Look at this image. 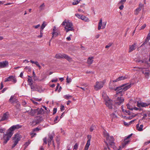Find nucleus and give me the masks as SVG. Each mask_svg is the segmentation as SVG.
<instances>
[{"mask_svg":"<svg viewBox=\"0 0 150 150\" xmlns=\"http://www.w3.org/2000/svg\"><path fill=\"white\" fill-rule=\"evenodd\" d=\"M131 86V84H125L121 86L117 87L116 88L110 87V89L115 90L116 91V94H115V97H117L116 100H115V103L117 105H120L124 101V99L122 98L121 97L118 96H122L125 93V92Z\"/></svg>","mask_w":150,"mask_h":150,"instance_id":"f257e3e1","label":"nucleus"},{"mask_svg":"<svg viewBox=\"0 0 150 150\" xmlns=\"http://www.w3.org/2000/svg\"><path fill=\"white\" fill-rule=\"evenodd\" d=\"M22 126L18 124L13 125L8 130L6 134H3V140H4L3 144H6L8 141L9 140L12 136L13 131L16 129L21 128Z\"/></svg>","mask_w":150,"mask_h":150,"instance_id":"f03ea898","label":"nucleus"},{"mask_svg":"<svg viewBox=\"0 0 150 150\" xmlns=\"http://www.w3.org/2000/svg\"><path fill=\"white\" fill-rule=\"evenodd\" d=\"M61 25H65L64 28L67 33L69 31H74L75 30L73 27V24L71 22H69V21H66V20H65L64 21Z\"/></svg>","mask_w":150,"mask_h":150,"instance_id":"7ed1b4c3","label":"nucleus"},{"mask_svg":"<svg viewBox=\"0 0 150 150\" xmlns=\"http://www.w3.org/2000/svg\"><path fill=\"white\" fill-rule=\"evenodd\" d=\"M55 57L57 59H60L61 58H64L69 62H71L72 61V59L68 55L64 54H57L55 56Z\"/></svg>","mask_w":150,"mask_h":150,"instance_id":"20e7f679","label":"nucleus"},{"mask_svg":"<svg viewBox=\"0 0 150 150\" xmlns=\"http://www.w3.org/2000/svg\"><path fill=\"white\" fill-rule=\"evenodd\" d=\"M141 69V72L144 75V78L147 80L149 79L150 77V70L145 68Z\"/></svg>","mask_w":150,"mask_h":150,"instance_id":"39448f33","label":"nucleus"},{"mask_svg":"<svg viewBox=\"0 0 150 150\" xmlns=\"http://www.w3.org/2000/svg\"><path fill=\"white\" fill-rule=\"evenodd\" d=\"M105 81L104 80L103 81H97L96 83V85L94 86V89L96 91H98L103 86Z\"/></svg>","mask_w":150,"mask_h":150,"instance_id":"423d86ee","label":"nucleus"},{"mask_svg":"<svg viewBox=\"0 0 150 150\" xmlns=\"http://www.w3.org/2000/svg\"><path fill=\"white\" fill-rule=\"evenodd\" d=\"M114 139L112 136H110L108 139H106L108 144L111 147L114 149L116 148V146L115 145V143L114 142Z\"/></svg>","mask_w":150,"mask_h":150,"instance_id":"0eeeda50","label":"nucleus"},{"mask_svg":"<svg viewBox=\"0 0 150 150\" xmlns=\"http://www.w3.org/2000/svg\"><path fill=\"white\" fill-rule=\"evenodd\" d=\"M112 101L110 99H108V100H105V104L110 109L112 108L113 104L112 103Z\"/></svg>","mask_w":150,"mask_h":150,"instance_id":"6e6552de","label":"nucleus"},{"mask_svg":"<svg viewBox=\"0 0 150 150\" xmlns=\"http://www.w3.org/2000/svg\"><path fill=\"white\" fill-rule=\"evenodd\" d=\"M87 138L88 139V140H87V143L85 146L84 148V150H88V147L90 145L91 136V135H88L87 136Z\"/></svg>","mask_w":150,"mask_h":150,"instance_id":"1a4fd4ad","label":"nucleus"},{"mask_svg":"<svg viewBox=\"0 0 150 150\" xmlns=\"http://www.w3.org/2000/svg\"><path fill=\"white\" fill-rule=\"evenodd\" d=\"M149 105H150V103L147 104L146 103L140 102L139 101H138L137 103V106L139 108L148 106Z\"/></svg>","mask_w":150,"mask_h":150,"instance_id":"9d476101","label":"nucleus"},{"mask_svg":"<svg viewBox=\"0 0 150 150\" xmlns=\"http://www.w3.org/2000/svg\"><path fill=\"white\" fill-rule=\"evenodd\" d=\"M42 120L43 119L42 117L37 116L36 117L35 119L33 121V122L35 123L36 124H38L42 121Z\"/></svg>","mask_w":150,"mask_h":150,"instance_id":"9b49d317","label":"nucleus"},{"mask_svg":"<svg viewBox=\"0 0 150 150\" xmlns=\"http://www.w3.org/2000/svg\"><path fill=\"white\" fill-rule=\"evenodd\" d=\"M8 62L6 60L0 62V68L6 67L8 66Z\"/></svg>","mask_w":150,"mask_h":150,"instance_id":"f8f14e48","label":"nucleus"},{"mask_svg":"<svg viewBox=\"0 0 150 150\" xmlns=\"http://www.w3.org/2000/svg\"><path fill=\"white\" fill-rule=\"evenodd\" d=\"M14 138L15 140L14 143L17 144L20 139L19 134H15L14 136V137L13 139V140L14 139Z\"/></svg>","mask_w":150,"mask_h":150,"instance_id":"ddd939ff","label":"nucleus"},{"mask_svg":"<svg viewBox=\"0 0 150 150\" xmlns=\"http://www.w3.org/2000/svg\"><path fill=\"white\" fill-rule=\"evenodd\" d=\"M8 102L11 104L16 103L18 102L17 99L14 98L13 96H11L8 100Z\"/></svg>","mask_w":150,"mask_h":150,"instance_id":"4468645a","label":"nucleus"},{"mask_svg":"<svg viewBox=\"0 0 150 150\" xmlns=\"http://www.w3.org/2000/svg\"><path fill=\"white\" fill-rule=\"evenodd\" d=\"M136 43H134L132 45L129 46V52H131L135 49V47L136 46Z\"/></svg>","mask_w":150,"mask_h":150,"instance_id":"2eb2a0df","label":"nucleus"},{"mask_svg":"<svg viewBox=\"0 0 150 150\" xmlns=\"http://www.w3.org/2000/svg\"><path fill=\"white\" fill-rule=\"evenodd\" d=\"M54 134L52 133L51 134L49 135V139L48 140V145H49L50 144H51L52 141H53V136Z\"/></svg>","mask_w":150,"mask_h":150,"instance_id":"dca6fc26","label":"nucleus"},{"mask_svg":"<svg viewBox=\"0 0 150 150\" xmlns=\"http://www.w3.org/2000/svg\"><path fill=\"white\" fill-rule=\"evenodd\" d=\"M37 109H33L31 108L29 112V114L31 116H34L35 114H37Z\"/></svg>","mask_w":150,"mask_h":150,"instance_id":"f3484780","label":"nucleus"},{"mask_svg":"<svg viewBox=\"0 0 150 150\" xmlns=\"http://www.w3.org/2000/svg\"><path fill=\"white\" fill-rule=\"evenodd\" d=\"M127 78L125 76H121L117 79H116L113 81V82H115L125 80Z\"/></svg>","mask_w":150,"mask_h":150,"instance_id":"a211bd4d","label":"nucleus"},{"mask_svg":"<svg viewBox=\"0 0 150 150\" xmlns=\"http://www.w3.org/2000/svg\"><path fill=\"white\" fill-rule=\"evenodd\" d=\"M93 57H89L87 61V63L89 65L92 64L93 61Z\"/></svg>","mask_w":150,"mask_h":150,"instance_id":"6ab92c4d","label":"nucleus"},{"mask_svg":"<svg viewBox=\"0 0 150 150\" xmlns=\"http://www.w3.org/2000/svg\"><path fill=\"white\" fill-rule=\"evenodd\" d=\"M137 129L139 131H141L143 130V125H140V127H139V124H137L136 126Z\"/></svg>","mask_w":150,"mask_h":150,"instance_id":"aec40b11","label":"nucleus"},{"mask_svg":"<svg viewBox=\"0 0 150 150\" xmlns=\"http://www.w3.org/2000/svg\"><path fill=\"white\" fill-rule=\"evenodd\" d=\"M7 115L6 113H4L2 117L0 120V121H3L4 120H6L7 119Z\"/></svg>","mask_w":150,"mask_h":150,"instance_id":"412c9836","label":"nucleus"},{"mask_svg":"<svg viewBox=\"0 0 150 150\" xmlns=\"http://www.w3.org/2000/svg\"><path fill=\"white\" fill-rule=\"evenodd\" d=\"M16 104L15 105L16 108L18 111L21 110V104L18 101L17 103H16Z\"/></svg>","mask_w":150,"mask_h":150,"instance_id":"4be33fe9","label":"nucleus"},{"mask_svg":"<svg viewBox=\"0 0 150 150\" xmlns=\"http://www.w3.org/2000/svg\"><path fill=\"white\" fill-rule=\"evenodd\" d=\"M37 115H40L42 114V112H43L44 110L42 108L40 109H39V108H37Z\"/></svg>","mask_w":150,"mask_h":150,"instance_id":"5701e85b","label":"nucleus"},{"mask_svg":"<svg viewBox=\"0 0 150 150\" xmlns=\"http://www.w3.org/2000/svg\"><path fill=\"white\" fill-rule=\"evenodd\" d=\"M102 18H100L99 21V22L98 23V30H99L101 28V27L102 26Z\"/></svg>","mask_w":150,"mask_h":150,"instance_id":"b1692460","label":"nucleus"},{"mask_svg":"<svg viewBox=\"0 0 150 150\" xmlns=\"http://www.w3.org/2000/svg\"><path fill=\"white\" fill-rule=\"evenodd\" d=\"M81 19L84 21H89L88 19L84 16L81 15Z\"/></svg>","mask_w":150,"mask_h":150,"instance_id":"393cba45","label":"nucleus"},{"mask_svg":"<svg viewBox=\"0 0 150 150\" xmlns=\"http://www.w3.org/2000/svg\"><path fill=\"white\" fill-rule=\"evenodd\" d=\"M13 77V76H10L8 77L5 79L4 81L7 82L10 81H12V78Z\"/></svg>","mask_w":150,"mask_h":150,"instance_id":"a878e982","label":"nucleus"},{"mask_svg":"<svg viewBox=\"0 0 150 150\" xmlns=\"http://www.w3.org/2000/svg\"><path fill=\"white\" fill-rule=\"evenodd\" d=\"M28 85L30 86L33 84V81L32 79H30L29 78H28Z\"/></svg>","mask_w":150,"mask_h":150,"instance_id":"bb28decb","label":"nucleus"},{"mask_svg":"<svg viewBox=\"0 0 150 150\" xmlns=\"http://www.w3.org/2000/svg\"><path fill=\"white\" fill-rule=\"evenodd\" d=\"M142 9L138 7L137 8L135 11L134 14L136 15H137L138 14L139 11H140Z\"/></svg>","mask_w":150,"mask_h":150,"instance_id":"cd10ccee","label":"nucleus"},{"mask_svg":"<svg viewBox=\"0 0 150 150\" xmlns=\"http://www.w3.org/2000/svg\"><path fill=\"white\" fill-rule=\"evenodd\" d=\"M52 39L54 37H56L59 34L57 32H55V31H53L52 33Z\"/></svg>","mask_w":150,"mask_h":150,"instance_id":"c85d7f7f","label":"nucleus"},{"mask_svg":"<svg viewBox=\"0 0 150 150\" xmlns=\"http://www.w3.org/2000/svg\"><path fill=\"white\" fill-rule=\"evenodd\" d=\"M126 140L124 139V143H122V147H124L125 145L127 144L129 142V141H126Z\"/></svg>","mask_w":150,"mask_h":150,"instance_id":"c756f323","label":"nucleus"},{"mask_svg":"<svg viewBox=\"0 0 150 150\" xmlns=\"http://www.w3.org/2000/svg\"><path fill=\"white\" fill-rule=\"evenodd\" d=\"M46 24H45V23L44 22H43L41 27L40 30H43V29H44L45 27L46 26Z\"/></svg>","mask_w":150,"mask_h":150,"instance_id":"7c9ffc66","label":"nucleus"},{"mask_svg":"<svg viewBox=\"0 0 150 150\" xmlns=\"http://www.w3.org/2000/svg\"><path fill=\"white\" fill-rule=\"evenodd\" d=\"M104 137L106 138V139H108L110 137L109 134L107 132H105L104 133Z\"/></svg>","mask_w":150,"mask_h":150,"instance_id":"2f4dec72","label":"nucleus"},{"mask_svg":"<svg viewBox=\"0 0 150 150\" xmlns=\"http://www.w3.org/2000/svg\"><path fill=\"white\" fill-rule=\"evenodd\" d=\"M64 98L67 100L69 99L70 98H71L72 96L69 95H66L64 96Z\"/></svg>","mask_w":150,"mask_h":150,"instance_id":"473e14b6","label":"nucleus"},{"mask_svg":"<svg viewBox=\"0 0 150 150\" xmlns=\"http://www.w3.org/2000/svg\"><path fill=\"white\" fill-rule=\"evenodd\" d=\"M34 78V80L35 81H36L38 80V79L37 77L35 76L34 71L33 72V75L32 76Z\"/></svg>","mask_w":150,"mask_h":150,"instance_id":"72a5a7b5","label":"nucleus"},{"mask_svg":"<svg viewBox=\"0 0 150 150\" xmlns=\"http://www.w3.org/2000/svg\"><path fill=\"white\" fill-rule=\"evenodd\" d=\"M30 88L32 90V91H35L36 90V89L35 88V86L33 84L30 85Z\"/></svg>","mask_w":150,"mask_h":150,"instance_id":"f704fd0d","label":"nucleus"},{"mask_svg":"<svg viewBox=\"0 0 150 150\" xmlns=\"http://www.w3.org/2000/svg\"><path fill=\"white\" fill-rule=\"evenodd\" d=\"M6 130V129L5 128H2L0 126V133H4Z\"/></svg>","mask_w":150,"mask_h":150,"instance_id":"c9c22d12","label":"nucleus"},{"mask_svg":"<svg viewBox=\"0 0 150 150\" xmlns=\"http://www.w3.org/2000/svg\"><path fill=\"white\" fill-rule=\"evenodd\" d=\"M42 32H43V30H40V35H39L38 36V38H41L42 37V35H43Z\"/></svg>","mask_w":150,"mask_h":150,"instance_id":"e433bc0d","label":"nucleus"},{"mask_svg":"<svg viewBox=\"0 0 150 150\" xmlns=\"http://www.w3.org/2000/svg\"><path fill=\"white\" fill-rule=\"evenodd\" d=\"M81 0H79V1L76 0V1H75L74 2L72 3V4L73 5H77V4H78V3H79V2Z\"/></svg>","mask_w":150,"mask_h":150,"instance_id":"4c0bfd02","label":"nucleus"},{"mask_svg":"<svg viewBox=\"0 0 150 150\" xmlns=\"http://www.w3.org/2000/svg\"><path fill=\"white\" fill-rule=\"evenodd\" d=\"M12 81L14 83H16L17 81L16 79L13 76V77L12 78Z\"/></svg>","mask_w":150,"mask_h":150,"instance_id":"58836bf2","label":"nucleus"},{"mask_svg":"<svg viewBox=\"0 0 150 150\" xmlns=\"http://www.w3.org/2000/svg\"><path fill=\"white\" fill-rule=\"evenodd\" d=\"M25 69L26 70H28V71L29 72H30L31 71V68L30 67H27L26 66L25 68Z\"/></svg>","mask_w":150,"mask_h":150,"instance_id":"ea45409f","label":"nucleus"},{"mask_svg":"<svg viewBox=\"0 0 150 150\" xmlns=\"http://www.w3.org/2000/svg\"><path fill=\"white\" fill-rule=\"evenodd\" d=\"M112 44V43H109L107 45H106L105 46V48H108L110 47Z\"/></svg>","mask_w":150,"mask_h":150,"instance_id":"a19ab883","label":"nucleus"},{"mask_svg":"<svg viewBox=\"0 0 150 150\" xmlns=\"http://www.w3.org/2000/svg\"><path fill=\"white\" fill-rule=\"evenodd\" d=\"M78 148V144L76 143L74 146V149H75L76 150Z\"/></svg>","mask_w":150,"mask_h":150,"instance_id":"79ce46f5","label":"nucleus"},{"mask_svg":"<svg viewBox=\"0 0 150 150\" xmlns=\"http://www.w3.org/2000/svg\"><path fill=\"white\" fill-rule=\"evenodd\" d=\"M71 81V79L70 78H68V76H67V82L68 83H69Z\"/></svg>","mask_w":150,"mask_h":150,"instance_id":"37998d69","label":"nucleus"},{"mask_svg":"<svg viewBox=\"0 0 150 150\" xmlns=\"http://www.w3.org/2000/svg\"><path fill=\"white\" fill-rule=\"evenodd\" d=\"M107 22L105 21V22H103V26H102V29H104L105 28V26Z\"/></svg>","mask_w":150,"mask_h":150,"instance_id":"c03bdc74","label":"nucleus"},{"mask_svg":"<svg viewBox=\"0 0 150 150\" xmlns=\"http://www.w3.org/2000/svg\"><path fill=\"white\" fill-rule=\"evenodd\" d=\"M94 126H93V125H91L90 128V131L92 132L93 131V130H94Z\"/></svg>","mask_w":150,"mask_h":150,"instance_id":"a18cd8bd","label":"nucleus"},{"mask_svg":"<svg viewBox=\"0 0 150 150\" xmlns=\"http://www.w3.org/2000/svg\"><path fill=\"white\" fill-rule=\"evenodd\" d=\"M132 134H131L129 135L127 137L125 138V140H127V139L129 138L132 136Z\"/></svg>","mask_w":150,"mask_h":150,"instance_id":"49530a36","label":"nucleus"},{"mask_svg":"<svg viewBox=\"0 0 150 150\" xmlns=\"http://www.w3.org/2000/svg\"><path fill=\"white\" fill-rule=\"evenodd\" d=\"M30 144V142H26L25 144H24V145L25 146V147H27Z\"/></svg>","mask_w":150,"mask_h":150,"instance_id":"de8ad7c7","label":"nucleus"},{"mask_svg":"<svg viewBox=\"0 0 150 150\" xmlns=\"http://www.w3.org/2000/svg\"><path fill=\"white\" fill-rule=\"evenodd\" d=\"M144 6V5L142 4V3H140L139 4V7L140 8H142V7H143Z\"/></svg>","mask_w":150,"mask_h":150,"instance_id":"09e8293b","label":"nucleus"},{"mask_svg":"<svg viewBox=\"0 0 150 150\" xmlns=\"http://www.w3.org/2000/svg\"><path fill=\"white\" fill-rule=\"evenodd\" d=\"M57 111V108H54L53 109V115H54V114H55L56 113Z\"/></svg>","mask_w":150,"mask_h":150,"instance_id":"8fccbe9b","label":"nucleus"},{"mask_svg":"<svg viewBox=\"0 0 150 150\" xmlns=\"http://www.w3.org/2000/svg\"><path fill=\"white\" fill-rule=\"evenodd\" d=\"M75 16H76L77 17L81 19V15H79L78 13H76L75 14Z\"/></svg>","mask_w":150,"mask_h":150,"instance_id":"3c124183","label":"nucleus"},{"mask_svg":"<svg viewBox=\"0 0 150 150\" xmlns=\"http://www.w3.org/2000/svg\"><path fill=\"white\" fill-rule=\"evenodd\" d=\"M64 105H62L60 107V110L61 111H63L64 110Z\"/></svg>","mask_w":150,"mask_h":150,"instance_id":"603ef678","label":"nucleus"},{"mask_svg":"<svg viewBox=\"0 0 150 150\" xmlns=\"http://www.w3.org/2000/svg\"><path fill=\"white\" fill-rule=\"evenodd\" d=\"M43 140L44 143L45 144H47V141L46 138V137L44 138L43 139Z\"/></svg>","mask_w":150,"mask_h":150,"instance_id":"864d4df0","label":"nucleus"},{"mask_svg":"<svg viewBox=\"0 0 150 150\" xmlns=\"http://www.w3.org/2000/svg\"><path fill=\"white\" fill-rule=\"evenodd\" d=\"M146 24H144L141 27V28L140 29V30H142V29H144L145 28V27H146Z\"/></svg>","mask_w":150,"mask_h":150,"instance_id":"5fc2aeb1","label":"nucleus"},{"mask_svg":"<svg viewBox=\"0 0 150 150\" xmlns=\"http://www.w3.org/2000/svg\"><path fill=\"white\" fill-rule=\"evenodd\" d=\"M149 40H147L146 39H145L144 40V41L143 42L144 44L145 45V44H146L148 42Z\"/></svg>","mask_w":150,"mask_h":150,"instance_id":"6e6d98bb","label":"nucleus"},{"mask_svg":"<svg viewBox=\"0 0 150 150\" xmlns=\"http://www.w3.org/2000/svg\"><path fill=\"white\" fill-rule=\"evenodd\" d=\"M40 129L38 127H36V128H35L33 129V131L34 132H35V131H38Z\"/></svg>","mask_w":150,"mask_h":150,"instance_id":"4d7b16f0","label":"nucleus"},{"mask_svg":"<svg viewBox=\"0 0 150 150\" xmlns=\"http://www.w3.org/2000/svg\"><path fill=\"white\" fill-rule=\"evenodd\" d=\"M59 83H57V86L56 88V89H55V91H56L58 90V88H59Z\"/></svg>","mask_w":150,"mask_h":150,"instance_id":"13d9d810","label":"nucleus"},{"mask_svg":"<svg viewBox=\"0 0 150 150\" xmlns=\"http://www.w3.org/2000/svg\"><path fill=\"white\" fill-rule=\"evenodd\" d=\"M134 109L136 110H139L140 111H141L142 110V108L139 109V108L137 107H134Z\"/></svg>","mask_w":150,"mask_h":150,"instance_id":"bf43d9fd","label":"nucleus"},{"mask_svg":"<svg viewBox=\"0 0 150 150\" xmlns=\"http://www.w3.org/2000/svg\"><path fill=\"white\" fill-rule=\"evenodd\" d=\"M126 0H121L120 2V4H124L126 2Z\"/></svg>","mask_w":150,"mask_h":150,"instance_id":"052dcab7","label":"nucleus"},{"mask_svg":"<svg viewBox=\"0 0 150 150\" xmlns=\"http://www.w3.org/2000/svg\"><path fill=\"white\" fill-rule=\"evenodd\" d=\"M147 115L146 114H145L143 115V117L142 118V120L145 119L146 117H147Z\"/></svg>","mask_w":150,"mask_h":150,"instance_id":"680f3d73","label":"nucleus"},{"mask_svg":"<svg viewBox=\"0 0 150 150\" xmlns=\"http://www.w3.org/2000/svg\"><path fill=\"white\" fill-rule=\"evenodd\" d=\"M124 8V6L123 4L121 5L119 7V8L120 10H122Z\"/></svg>","mask_w":150,"mask_h":150,"instance_id":"e2e57ef3","label":"nucleus"},{"mask_svg":"<svg viewBox=\"0 0 150 150\" xmlns=\"http://www.w3.org/2000/svg\"><path fill=\"white\" fill-rule=\"evenodd\" d=\"M72 36V35H70L68 37H67V39L68 40V41H70L71 40V38H70V36Z\"/></svg>","mask_w":150,"mask_h":150,"instance_id":"0e129e2a","label":"nucleus"},{"mask_svg":"<svg viewBox=\"0 0 150 150\" xmlns=\"http://www.w3.org/2000/svg\"><path fill=\"white\" fill-rule=\"evenodd\" d=\"M26 103L25 101H23L22 102V105L23 106H25V105H26Z\"/></svg>","mask_w":150,"mask_h":150,"instance_id":"69168bd1","label":"nucleus"},{"mask_svg":"<svg viewBox=\"0 0 150 150\" xmlns=\"http://www.w3.org/2000/svg\"><path fill=\"white\" fill-rule=\"evenodd\" d=\"M7 89V88H5L1 91V92L2 93H4Z\"/></svg>","mask_w":150,"mask_h":150,"instance_id":"338daca9","label":"nucleus"},{"mask_svg":"<svg viewBox=\"0 0 150 150\" xmlns=\"http://www.w3.org/2000/svg\"><path fill=\"white\" fill-rule=\"evenodd\" d=\"M36 134L35 133H31V137H33L34 136H35L36 135Z\"/></svg>","mask_w":150,"mask_h":150,"instance_id":"774afa93","label":"nucleus"}]
</instances>
